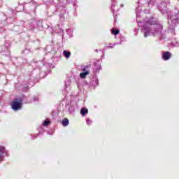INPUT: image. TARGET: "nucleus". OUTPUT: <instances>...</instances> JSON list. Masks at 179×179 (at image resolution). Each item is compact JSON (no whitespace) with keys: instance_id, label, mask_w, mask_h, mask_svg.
Here are the masks:
<instances>
[{"instance_id":"423d86ee","label":"nucleus","mask_w":179,"mask_h":179,"mask_svg":"<svg viewBox=\"0 0 179 179\" xmlns=\"http://www.w3.org/2000/svg\"><path fill=\"white\" fill-rule=\"evenodd\" d=\"M89 71H85V72H83L80 73V77L81 78V79H85L86 78V76H87V75H89Z\"/></svg>"},{"instance_id":"39448f33","label":"nucleus","mask_w":179,"mask_h":179,"mask_svg":"<svg viewBox=\"0 0 179 179\" xmlns=\"http://www.w3.org/2000/svg\"><path fill=\"white\" fill-rule=\"evenodd\" d=\"M62 124L63 127H68V125H69V120L67 118H64L62 121Z\"/></svg>"},{"instance_id":"f03ea898","label":"nucleus","mask_w":179,"mask_h":179,"mask_svg":"<svg viewBox=\"0 0 179 179\" xmlns=\"http://www.w3.org/2000/svg\"><path fill=\"white\" fill-rule=\"evenodd\" d=\"M162 58L164 61H169L171 58V52L166 51L162 54Z\"/></svg>"},{"instance_id":"1a4fd4ad","label":"nucleus","mask_w":179,"mask_h":179,"mask_svg":"<svg viewBox=\"0 0 179 179\" xmlns=\"http://www.w3.org/2000/svg\"><path fill=\"white\" fill-rule=\"evenodd\" d=\"M50 124H51V122H50L49 120H45L43 122L44 127H47V125H50Z\"/></svg>"},{"instance_id":"9d476101","label":"nucleus","mask_w":179,"mask_h":179,"mask_svg":"<svg viewBox=\"0 0 179 179\" xmlns=\"http://www.w3.org/2000/svg\"><path fill=\"white\" fill-rule=\"evenodd\" d=\"M149 34H150V33L149 32V31H146L144 33V37H148V36H149Z\"/></svg>"},{"instance_id":"9b49d317","label":"nucleus","mask_w":179,"mask_h":179,"mask_svg":"<svg viewBox=\"0 0 179 179\" xmlns=\"http://www.w3.org/2000/svg\"><path fill=\"white\" fill-rule=\"evenodd\" d=\"M87 125H91L92 124V120L90 119H87Z\"/></svg>"},{"instance_id":"f257e3e1","label":"nucleus","mask_w":179,"mask_h":179,"mask_svg":"<svg viewBox=\"0 0 179 179\" xmlns=\"http://www.w3.org/2000/svg\"><path fill=\"white\" fill-rule=\"evenodd\" d=\"M11 107L14 110V111H17V110H20V108H22V100H19L17 99H15L11 102Z\"/></svg>"},{"instance_id":"20e7f679","label":"nucleus","mask_w":179,"mask_h":179,"mask_svg":"<svg viewBox=\"0 0 179 179\" xmlns=\"http://www.w3.org/2000/svg\"><path fill=\"white\" fill-rule=\"evenodd\" d=\"M88 113H89V110H87V108H83L80 110V114L81 115H83V117H85L86 114H88Z\"/></svg>"},{"instance_id":"6e6552de","label":"nucleus","mask_w":179,"mask_h":179,"mask_svg":"<svg viewBox=\"0 0 179 179\" xmlns=\"http://www.w3.org/2000/svg\"><path fill=\"white\" fill-rule=\"evenodd\" d=\"M63 54H64V57H66V58H69V57H71V52H68L66 50H64L63 52Z\"/></svg>"},{"instance_id":"7ed1b4c3","label":"nucleus","mask_w":179,"mask_h":179,"mask_svg":"<svg viewBox=\"0 0 179 179\" xmlns=\"http://www.w3.org/2000/svg\"><path fill=\"white\" fill-rule=\"evenodd\" d=\"M5 152V147H0V163L1 162H3V159H5V157L2 155V154Z\"/></svg>"},{"instance_id":"0eeeda50","label":"nucleus","mask_w":179,"mask_h":179,"mask_svg":"<svg viewBox=\"0 0 179 179\" xmlns=\"http://www.w3.org/2000/svg\"><path fill=\"white\" fill-rule=\"evenodd\" d=\"M120 34V30L119 29H115L113 28L112 29V34H114V36H117V34Z\"/></svg>"},{"instance_id":"f8f14e48","label":"nucleus","mask_w":179,"mask_h":179,"mask_svg":"<svg viewBox=\"0 0 179 179\" xmlns=\"http://www.w3.org/2000/svg\"><path fill=\"white\" fill-rule=\"evenodd\" d=\"M83 72H86V68L83 69Z\"/></svg>"}]
</instances>
